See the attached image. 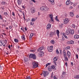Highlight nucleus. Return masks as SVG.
I'll return each mask as SVG.
<instances>
[{"mask_svg":"<svg viewBox=\"0 0 79 79\" xmlns=\"http://www.w3.org/2000/svg\"><path fill=\"white\" fill-rule=\"evenodd\" d=\"M40 10L44 11H47L49 10V8H48L47 6H42L40 8Z\"/></svg>","mask_w":79,"mask_h":79,"instance_id":"nucleus-1","label":"nucleus"},{"mask_svg":"<svg viewBox=\"0 0 79 79\" xmlns=\"http://www.w3.org/2000/svg\"><path fill=\"white\" fill-rule=\"evenodd\" d=\"M53 46L52 45L50 46H48L47 48V49L48 52H53Z\"/></svg>","mask_w":79,"mask_h":79,"instance_id":"nucleus-2","label":"nucleus"},{"mask_svg":"<svg viewBox=\"0 0 79 79\" xmlns=\"http://www.w3.org/2000/svg\"><path fill=\"white\" fill-rule=\"evenodd\" d=\"M32 64L33 65V68H36L37 67L39 68V66H38V63L37 62L34 61L32 63Z\"/></svg>","mask_w":79,"mask_h":79,"instance_id":"nucleus-3","label":"nucleus"},{"mask_svg":"<svg viewBox=\"0 0 79 79\" xmlns=\"http://www.w3.org/2000/svg\"><path fill=\"white\" fill-rule=\"evenodd\" d=\"M63 21L64 24H68L69 22V19L66 18L64 19Z\"/></svg>","mask_w":79,"mask_h":79,"instance_id":"nucleus-4","label":"nucleus"},{"mask_svg":"<svg viewBox=\"0 0 79 79\" xmlns=\"http://www.w3.org/2000/svg\"><path fill=\"white\" fill-rule=\"evenodd\" d=\"M43 73L44 77H46V76H47L49 74V72L48 71H43Z\"/></svg>","mask_w":79,"mask_h":79,"instance_id":"nucleus-5","label":"nucleus"},{"mask_svg":"<svg viewBox=\"0 0 79 79\" xmlns=\"http://www.w3.org/2000/svg\"><path fill=\"white\" fill-rule=\"evenodd\" d=\"M30 57L31 58H33L34 60H35V59H36V56L34 54H30Z\"/></svg>","mask_w":79,"mask_h":79,"instance_id":"nucleus-6","label":"nucleus"},{"mask_svg":"<svg viewBox=\"0 0 79 79\" xmlns=\"http://www.w3.org/2000/svg\"><path fill=\"white\" fill-rule=\"evenodd\" d=\"M67 55L68 56V58L69 59V58H71V52H69V51H67Z\"/></svg>","mask_w":79,"mask_h":79,"instance_id":"nucleus-7","label":"nucleus"},{"mask_svg":"<svg viewBox=\"0 0 79 79\" xmlns=\"http://www.w3.org/2000/svg\"><path fill=\"white\" fill-rule=\"evenodd\" d=\"M44 50V46H42L38 50V51L39 52V51H41V52H43V50Z\"/></svg>","mask_w":79,"mask_h":79,"instance_id":"nucleus-8","label":"nucleus"},{"mask_svg":"<svg viewBox=\"0 0 79 79\" xmlns=\"http://www.w3.org/2000/svg\"><path fill=\"white\" fill-rule=\"evenodd\" d=\"M65 34H66V35L71 34V30L69 29L67 30L65 32Z\"/></svg>","mask_w":79,"mask_h":79,"instance_id":"nucleus-9","label":"nucleus"},{"mask_svg":"<svg viewBox=\"0 0 79 79\" xmlns=\"http://www.w3.org/2000/svg\"><path fill=\"white\" fill-rule=\"evenodd\" d=\"M49 17L51 18V20L52 22H53V20H54L53 18V14H50L49 15Z\"/></svg>","mask_w":79,"mask_h":79,"instance_id":"nucleus-10","label":"nucleus"},{"mask_svg":"<svg viewBox=\"0 0 79 79\" xmlns=\"http://www.w3.org/2000/svg\"><path fill=\"white\" fill-rule=\"evenodd\" d=\"M31 13H35V9L34 7H32L31 9Z\"/></svg>","mask_w":79,"mask_h":79,"instance_id":"nucleus-11","label":"nucleus"},{"mask_svg":"<svg viewBox=\"0 0 79 79\" xmlns=\"http://www.w3.org/2000/svg\"><path fill=\"white\" fill-rule=\"evenodd\" d=\"M74 42L73 41L71 40L67 42L68 44H74Z\"/></svg>","mask_w":79,"mask_h":79,"instance_id":"nucleus-12","label":"nucleus"},{"mask_svg":"<svg viewBox=\"0 0 79 79\" xmlns=\"http://www.w3.org/2000/svg\"><path fill=\"white\" fill-rule=\"evenodd\" d=\"M51 24L48 23L47 26V29H49L50 28H51Z\"/></svg>","mask_w":79,"mask_h":79,"instance_id":"nucleus-13","label":"nucleus"},{"mask_svg":"<svg viewBox=\"0 0 79 79\" xmlns=\"http://www.w3.org/2000/svg\"><path fill=\"white\" fill-rule=\"evenodd\" d=\"M49 2H51L52 5H54L55 4V1L54 0H48Z\"/></svg>","mask_w":79,"mask_h":79,"instance_id":"nucleus-14","label":"nucleus"},{"mask_svg":"<svg viewBox=\"0 0 79 79\" xmlns=\"http://www.w3.org/2000/svg\"><path fill=\"white\" fill-rule=\"evenodd\" d=\"M70 0H67L66 2V5H69L70 4Z\"/></svg>","mask_w":79,"mask_h":79,"instance_id":"nucleus-15","label":"nucleus"},{"mask_svg":"<svg viewBox=\"0 0 79 79\" xmlns=\"http://www.w3.org/2000/svg\"><path fill=\"white\" fill-rule=\"evenodd\" d=\"M74 38L76 39H79V36L77 35H75L74 36Z\"/></svg>","mask_w":79,"mask_h":79,"instance_id":"nucleus-16","label":"nucleus"},{"mask_svg":"<svg viewBox=\"0 0 79 79\" xmlns=\"http://www.w3.org/2000/svg\"><path fill=\"white\" fill-rule=\"evenodd\" d=\"M56 34L57 35L58 37H59V36H60V31H59L58 30H56Z\"/></svg>","mask_w":79,"mask_h":79,"instance_id":"nucleus-17","label":"nucleus"},{"mask_svg":"<svg viewBox=\"0 0 79 79\" xmlns=\"http://www.w3.org/2000/svg\"><path fill=\"white\" fill-rule=\"evenodd\" d=\"M70 33V34H71V35H73V34H74V30H71Z\"/></svg>","mask_w":79,"mask_h":79,"instance_id":"nucleus-18","label":"nucleus"},{"mask_svg":"<svg viewBox=\"0 0 79 79\" xmlns=\"http://www.w3.org/2000/svg\"><path fill=\"white\" fill-rule=\"evenodd\" d=\"M50 37H51L53 36V32H51L50 33Z\"/></svg>","mask_w":79,"mask_h":79,"instance_id":"nucleus-19","label":"nucleus"},{"mask_svg":"<svg viewBox=\"0 0 79 79\" xmlns=\"http://www.w3.org/2000/svg\"><path fill=\"white\" fill-rule=\"evenodd\" d=\"M40 55L41 56H44V52H41L40 53Z\"/></svg>","mask_w":79,"mask_h":79,"instance_id":"nucleus-20","label":"nucleus"},{"mask_svg":"<svg viewBox=\"0 0 79 79\" xmlns=\"http://www.w3.org/2000/svg\"><path fill=\"white\" fill-rule=\"evenodd\" d=\"M17 2L18 5H20V4L21 3V0H18L17 1Z\"/></svg>","mask_w":79,"mask_h":79,"instance_id":"nucleus-21","label":"nucleus"},{"mask_svg":"<svg viewBox=\"0 0 79 79\" xmlns=\"http://www.w3.org/2000/svg\"><path fill=\"white\" fill-rule=\"evenodd\" d=\"M63 35H64V37L66 39H68V37H67V36H66V35H65V33H63Z\"/></svg>","mask_w":79,"mask_h":79,"instance_id":"nucleus-22","label":"nucleus"},{"mask_svg":"<svg viewBox=\"0 0 79 79\" xmlns=\"http://www.w3.org/2000/svg\"><path fill=\"white\" fill-rule=\"evenodd\" d=\"M64 58V60L65 61H68V57L67 56L65 57Z\"/></svg>","mask_w":79,"mask_h":79,"instance_id":"nucleus-23","label":"nucleus"},{"mask_svg":"<svg viewBox=\"0 0 79 79\" xmlns=\"http://www.w3.org/2000/svg\"><path fill=\"white\" fill-rule=\"evenodd\" d=\"M70 15L71 16H74V13L71 12H70Z\"/></svg>","mask_w":79,"mask_h":79,"instance_id":"nucleus-24","label":"nucleus"},{"mask_svg":"<svg viewBox=\"0 0 79 79\" xmlns=\"http://www.w3.org/2000/svg\"><path fill=\"white\" fill-rule=\"evenodd\" d=\"M50 42L52 44H55V41H54V40H51Z\"/></svg>","mask_w":79,"mask_h":79,"instance_id":"nucleus-25","label":"nucleus"},{"mask_svg":"<svg viewBox=\"0 0 79 79\" xmlns=\"http://www.w3.org/2000/svg\"><path fill=\"white\" fill-rule=\"evenodd\" d=\"M22 39H23V40H25V37H24V35H22Z\"/></svg>","mask_w":79,"mask_h":79,"instance_id":"nucleus-26","label":"nucleus"},{"mask_svg":"<svg viewBox=\"0 0 79 79\" xmlns=\"http://www.w3.org/2000/svg\"><path fill=\"white\" fill-rule=\"evenodd\" d=\"M55 68V67L54 65H52L51 67V69H54Z\"/></svg>","mask_w":79,"mask_h":79,"instance_id":"nucleus-27","label":"nucleus"},{"mask_svg":"<svg viewBox=\"0 0 79 79\" xmlns=\"http://www.w3.org/2000/svg\"><path fill=\"white\" fill-rule=\"evenodd\" d=\"M65 49L66 50H69L70 49V47L68 46Z\"/></svg>","mask_w":79,"mask_h":79,"instance_id":"nucleus-28","label":"nucleus"},{"mask_svg":"<svg viewBox=\"0 0 79 79\" xmlns=\"http://www.w3.org/2000/svg\"><path fill=\"white\" fill-rule=\"evenodd\" d=\"M54 76V74H53V72H52L51 73V78H53V77Z\"/></svg>","mask_w":79,"mask_h":79,"instance_id":"nucleus-29","label":"nucleus"},{"mask_svg":"<svg viewBox=\"0 0 79 79\" xmlns=\"http://www.w3.org/2000/svg\"><path fill=\"white\" fill-rule=\"evenodd\" d=\"M54 60L55 61H57V57H55L54 58Z\"/></svg>","mask_w":79,"mask_h":79,"instance_id":"nucleus-30","label":"nucleus"},{"mask_svg":"<svg viewBox=\"0 0 79 79\" xmlns=\"http://www.w3.org/2000/svg\"><path fill=\"white\" fill-rule=\"evenodd\" d=\"M48 69L49 71H51V68L49 67V66H48Z\"/></svg>","mask_w":79,"mask_h":79,"instance_id":"nucleus-31","label":"nucleus"},{"mask_svg":"<svg viewBox=\"0 0 79 79\" xmlns=\"http://www.w3.org/2000/svg\"><path fill=\"white\" fill-rule=\"evenodd\" d=\"M55 19L56 21H59V20L58 19V17H57V16H56V17L55 18Z\"/></svg>","mask_w":79,"mask_h":79,"instance_id":"nucleus-32","label":"nucleus"},{"mask_svg":"<svg viewBox=\"0 0 79 79\" xmlns=\"http://www.w3.org/2000/svg\"><path fill=\"white\" fill-rule=\"evenodd\" d=\"M63 55H66V51L64 50L63 51Z\"/></svg>","mask_w":79,"mask_h":79,"instance_id":"nucleus-33","label":"nucleus"},{"mask_svg":"<svg viewBox=\"0 0 79 79\" xmlns=\"http://www.w3.org/2000/svg\"><path fill=\"white\" fill-rule=\"evenodd\" d=\"M31 21V22H34V21H35V19H34V18L32 19Z\"/></svg>","mask_w":79,"mask_h":79,"instance_id":"nucleus-34","label":"nucleus"},{"mask_svg":"<svg viewBox=\"0 0 79 79\" xmlns=\"http://www.w3.org/2000/svg\"><path fill=\"white\" fill-rule=\"evenodd\" d=\"M24 60L25 61H27V58L25 57L24 58Z\"/></svg>","mask_w":79,"mask_h":79,"instance_id":"nucleus-35","label":"nucleus"},{"mask_svg":"<svg viewBox=\"0 0 79 79\" xmlns=\"http://www.w3.org/2000/svg\"><path fill=\"white\" fill-rule=\"evenodd\" d=\"M33 35H34V34H33V33H31V34L30 36L31 37V38H32V37L33 36Z\"/></svg>","mask_w":79,"mask_h":79,"instance_id":"nucleus-36","label":"nucleus"},{"mask_svg":"<svg viewBox=\"0 0 79 79\" xmlns=\"http://www.w3.org/2000/svg\"><path fill=\"white\" fill-rule=\"evenodd\" d=\"M14 41L15 42H18V40L16 39H14Z\"/></svg>","mask_w":79,"mask_h":79,"instance_id":"nucleus-37","label":"nucleus"},{"mask_svg":"<svg viewBox=\"0 0 79 79\" xmlns=\"http://www.w3.org/2000/svg\"><path fill=\"white\" fill-rule=\"evenodd\" d=\"M56 52L57 54H59V51H58V50L57 49L56 50Z\"/></svg>","mask_w":79,"mask_h":79,"instance_id":"nucleus-38","label":"nucleus"},{"mask_svg":"<svg viewBox=\"0 0 79 79\" xmlns=\"http://www.w3.org/2000/svg\"><path fill=\"white\" fill-rule=\"evenodd\" d=\"M34 23L33 22H31L30 23V25H34Z\"/></svg>","mask_w":79,"mask_h":79,"instance_id":"nucleus-39","label":"nucleus"},{"mask_svg":"<svg viewBox=\"0 0 79 79\" xmlns=\"http://www.w3.org/2000/svg\"><path fill=\"white\" fill-rule=\"evenodd\" d=\"M0 19H3V17H2V16L0 15Z\"/></svg>","mask_w":79,"mask_h":79,"instance_id":"nucleus-40","label":"nucleus"},{"mask_svg":"<svg viewBox=\"0 0 79 79\" xmlns=\"http://www.w3.org/2000/svg\"><path fill=\"white\" fill-rule=\"evenodd\" d=\"M72 27H73L74 28L76 27V26H75V25L74 24H73Z\"/></svg>","mask_w":79,"mask_h":79,"instance_id":"nucleus-41","label":"nucleus"},{"mask_svg":"<svg viewBox=\"0 0 79 79\" xmlns=\"http://www.w3.org/2000/svg\"><path fill=\"white\" fill-rule=\"evenodd\" d=\"M35 50H31L30 52H35Z\"/></svg>","mask_w":79,"mask_h":79,"instance_id":"nucleus-42","label":"nucleus"},{"mask_svg":"<svg viewBox=\"0 0 79 79\" xmlns=\"http://www.w3.org/2000/svg\"><path fill=\"white\" fill-rule=\"evenodd\" d=\"M3 44L2 43V42H0V46H2L3 45Z\"/></svg>","mask_w":79,"mask_h":79,"instance_id":"nucleus-43","label":"nucleus"},{"mask_svg":"<svg viewBox=\"0 0 79 79\" xmlns=\"http://www.w3.org/2000/svg\"><path fill=\"white\" fill-rule=\"evenodd\" d=\"M62 53H63V51H62V50H60V55H61V54H62Z\"/></svg>","mask_w":79,"mask_h":79,"instance_id":"nucleus-44","label":"nucleus"},{"mask_svg":"<svg viewBox=\"0 0 79 79\" xmlns=\"http://www.w3.org/2000/svg\"><path fill=\"white\" fill-rule=\"evenodd\" d=\"M4 15H7L8 14L6 12H4Z\"/></svg>","mask_w":79,"mask_h":79,"instance_id":"nucleus-45","label":"nucleus"},{"mask_svg":"<svg viewBox=\"0 0 79 79\" xmlns=\"http://www.w3.org/2000/svg\"><path fill=\"white\" fill-rule=\"evenodd\" d=\"M76 58H77V59H78V55L76 54Z\"/></svg>","mask_w":79,"mask_h":79,"instance_id":"nucleus-46","label":"nucleus"},{"mask_svg":"<svg viewBox=\"0 0 79 79\" xmlns=\"http://www.w3.org/2000/svg\"><path fill=\"white\" fill-rule=\"evenodd\" d=\"M73 9V6H70L69 7V9Z\"/></svg>","mask_w":79,"mask_h":79,"instance_id":"nucleus-47","label":"nucleus"},{"mask_svg":"<svg viewBox=\"0 0 79 79\" xmlns=\"http://www.w3.org/2000/svg\"><path fill=\"white\" fill-rule=\"evenodd\" d=\"M64 57H66L67 56V55L66 54H64Z\"/></svg>","mask_w":79,"mask_h":79,"instance_id":"nucleus-48","label":"nucleus"},{"mask_svg":"<svg viewBox=\"0 0 79 79\" xmlns=\"http://www.w3.org/2000/svg\"><path fill=\"white\" fill-rule=\"evenodd\" d=\"M21 30H22V31H23V32H24V29L23 28H21Z\"/></svg>","mask_w":79,"mask_h":79,"instance_id":"nucleus-49","label":"nucleus"},{"mask_svg":"<svg viewBox=\"0 0 79 79\" xmlns=\"http://www.w3.org/2000/svg\"><path fill=\"white\" fill-rule=\"evenodd\" d=\"M53 63L54 64H55V65H56V63L55 62V61H53Z\"/></svg>","mask_w":79,"mask_h":79,"instance_id":"nucleus-50","label":"nucleus"},{"mask_svg":"<svg viewBox=\"0 0 79 79\" xmlns=\"http://www.w3.org/2000/svg\"><path fill=\"white\" fill-rule=\"evenodd\" d=\"M53 79H57V78H56V77H55V76H54Z\"/></svg>","mask_w":79,"mask_h":79,"instance_id":"nucleus-51","label":"nucleus"},{"mask_svg":"<svg viewBox=\"0 0 79 79\" xmlns=\"http://www.w3.org/2000/svg\"><path fill=\"white\" fill-rule=\"evenodd\" d=\"M77 3H76V4H74L73 6H76L77 5Z\"/></svg>","mask_w":79,"mask_h":79,"instance_id":"nucleus-52","label":"nucleus"},{"mask_svg":"<svg viewBox=\"0 0 79 79\" xmlns=\"http://www.w3.org/2000/svg\"><path fill=\"white\" fill-rule=\"evenodd\" d=\"M2 5H5V2H2Z\"/></svg>","mask_w":79,"mask_h":79,"instance_id":"nucleus-53","label":"nucleus"},{"mask_svg":"<svg viewBox=\"0 0 79 79\" xmlns=\"http://www.w3.org/2000/svg\"><path fill=\"white\" fill-rule=\"evenodd\" d=\"M31 1L33 2H34V3H35V0H31Z\"/></svg>","mask_w":79,"mask_h":79,"instance_id":"nucleus-54","label":"nucleus"},{"mask_svg":"<svg viewBox=\"0 0 79 79\" xmlns=\"http://www.w3.org/2000/svg\"><path fill=\"white\" fill-rule=\"evenodd\" d=\"M71 64L72 66H73V62H71Z\"/></svg>","mask_w":79,"mask_h":79,"instance_id":"nucleus-55","label":"nucleus"},{"mask_svg":"<svg viewBox=\"0 0 79 79\" xmlns=\"http://www.w3.org/2000/svg\"><path fill=\"white\" fill-rule=\"evenodd\" d=\"M65 74H66V73L64 72H63L62 73V74L63 75H64Z\"/></svg>","mask_w":79,"mask_h":79,"instance_id":"nucleus-56","label":"nucleus"},{"mask_svg":"<svg viewBox=\"0 0 79 79\" xmlns=\"http://www.w3.org/2000/svg\"><path fill=\"white\" fill-rule=\"evenodd\" d=\"M24 29H25V31H27V28H26V27H24Z\"/></svg>","mask_w":79,"mask_h":79,"instance_id":"nucleus-57","label":"nucleus"},{"mask_svg":"<svg viewBox=\"0 0 79 79\" xmlns=\"http://www.w3.org/2000/svg\"><path fill=\"white\" fill-rule=\"evenodd\" d=\"M2 67L0 65V70H1L2 69Z\"/></svg>","mask_w":79,"mask_h":79,"instance_id":"nucleus-58","label":"nucleus"},{"mask_svg":"<svg viewBox=\"0 0 79 79\" xmlns=\"http://www.w3.org/2000/svg\"><path fill=\"white\" fill-rule=\"evenodd\" d=\"M79 17L78 15H76V18H78Z\"/></svg>","mask_w":79,"mask_h":79,"instance_id":"nucleus-59","label":"nucleus"},{"mask_svg":"<svg viewBox=\"0 0 79 79\" xmlns=\"http://www.w3.org/2000/svg\"><path fill=\"white\" fill-rule=\"evenodd\" d=\"M77 79H79V75L77 76Z\"/></svg>","mask_w":79,"mask_h":79,"instance_id":"nucleus-60","label":"nucleus"},{"mask_svg":"<svg viewBox=\"0 0 79 79\" xmlns=\"http://www.w3.org/2000/svg\"><path fill=\"white\" fill-rule=\"evenodd\" d=\"M48 66V64H46V67H47V66Z\"/></svg>","mask_w":79,"mask_h":79,"instance_id":"nucleus-61","label":"nucleus"},{"mask_svg":"<svg viewBox=\"0 0 79 79\" xmlns=\"http://www.w3.org/2000/svg\"><path fill=\"white\" fill-rule=\"evenodd\" d=\"M12 15L13 16H15V13H14V12H12Z\"/></svg>","mask_w":79,"mask_h":79,"instance_id":"nucleus-62","label":"nucleus"},{"mask_svg":"<svg viewBox=\"0 0 79 79\" xmlns=\"http://www.w3.org/2000/svg\"><path fill=\"white\" fill-rule=\"evenodd\" d=\"M11 28H12L11 26H9V29H11Z\"/></svg>","mask_w":79,"mask_h":79,"instance_id":"nucleus-63","label":"nucleus"},{"mask_svg":"<svg viewBox=\"0 0 79 79\" xmlns=\"http://www.w3.org/2000/svg\"><path fill=\"white\" fill-rule=\"evenodd\" d=\"M65 65L66 66H67V62H66L65 63Z\"/></svg>","mask_w":79,"mask_h":79,"instance_id":"nucleus-64","label":"nucleus"}]
</instances>
